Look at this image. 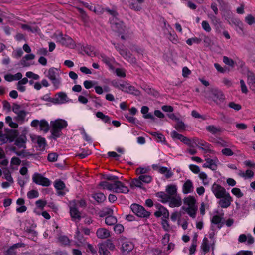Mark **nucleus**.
Here are the masks:
<instances>
[{"instance_id": "nucleus-1", "label": "nucleus", "mask_w": 255, "mask_h": 255, "mask_svg": "<svg viewBox=\"0 0 255 255\" xmlns=\"http://www.w3.org/2000/svg\"><path fill=\"white\" fill-rule=\"evenodd\" d=\"M111 85L116 88L129 94L138 96L140 92L137 89L126 81L121 80H113L111 82Z\"/></svg>"}, {"instance_id": "nucleus-2", "label": "nucleus", "mask_w": 255, "mask_h": 255, "mask_svg": "<svg viewBox=\"0 0 255 255\" xmlns=\"http://www.w3.org/2000/svg\"><path fill=\"white\" fill-rule=\"evenodd\" d=\"M50 124L51 126V134L55 138L60 136L61 130L68 125L67 121L61 119H58L51 121Z\"/></svg>"}, {"instance_id": "nucleus-3", "label": "nucleus", "mask_w": 255, "mask_h": 255, "mask_svg": "<svg viewBox=\"0 0 255 255\" xmlns=\"http://www.w3.org/2000/svg\"><path fill=\"white\" fill-rule=\"evenodd\" d=\"M18 132L16 130H12L8 135V138L10 142L13 141L15 138L14 144L19 148H26V142L27 138L24 134H21L18 136Z\"/></svg>"}, {"instance_id": "nucleus-4", "label": "nucleus", "mask_w": 255, "mask_h": 255, "mask_svg": "<svg viewBox=\"0 0 255 255\" xmlns=\"http://www.w3.org/2000/svg\"><path fill=\"white\" fill-rule=\"evenodd\" d=\"M118 240L119 242L121 244V251L124 255L128 254L134 248L133 243L124 236H121Z\"/></svg>"}, {"instance_id": "nucleus-5", "label": "nucleus", "mask_w": 255, "mask_h": 255, "mask_svg": "<svg viewBox=\"0 0 255 255\" xmlns=\"http://www.w3.org/2000/svg\"><path fill=\"white\" fill-rule=\"evenodd\" d=\"M131 209L137 216L142 218H148L151 213L145 209V208L137 204H132L131 205Z\"/></svg>"}, {"instance_id": "nucleus-6", "label": "nucleus", "mask_w": 255, "mask_h": 255, "mask_svg": "<svg viewBox=\"0 0 255 255\" xmlns=\"http://www.w3.org/2000/svg\"><path fill=\"white\" fill-rule=\"evenodd\" d=\"M54 104H62L70 101L66 93L60 92L55 95L52 99H50Z\"/></svg>"}, {"instance_id": "nucleus-7", "label": "nucleus", "mask_w": 255, "mask_h": 255, "mask_svg": "<svg viewBox=\"0 0 255 255\" xmlns=\"http://www.w3.org/2000/svg\"><path fill=\"white\" fill-rule=\"evenodd\" d=\"M32 181L36 184L45 187L49 186L51 184V181L49 179L38 173H35L33 175Z\"/></svg>"}, {"instance_id": "nucleus-8", "label": "nucleus", "mask_w": 255, "mask_h": 255, "mask_svg": "<svg viewBox=\"0 0 255 255\" xmlns=\"http://www.w3.org/2000/svg\"><path fill=\"white\" fill-rule=\"evenodd\" d=\"M32 141L37 144L36 147L37 150L43 151L45 149L46 141L45 138L38 135H33L31 136Z\"/></svg>"}, {"instance_id": "nucleus-9", "label": "nucleus", "mask_w": 255, "mask_h": 255, "mask_svg": "<svg viewBox=\"0 0 255 255\" xmlns=\"http://www.w3.org/2000/svg\"><path fill=\"white\" fill-rule=\"evenodd\" d=\"M194 141L196 146L203 150L204 153H212L213 152V150L211 148V145L206 141L198 138H195Z\"/></svg>"}, {"instance_id": "nucleus-10", "label": "nucleus", "mask_w": 255, "mask_h": 255, "mask_svg": "<svg viewBox=\"0 0 255 255\" xmlns=\"http://www.w3.org/2000/svg\"><path fill=\"white\" fill-rule=\"evenodd\" d=\"M211 190L217 199L221 198V197H223V195L227 192L224 187L216 183H214L212 185L211 187Z\"/></svg>"}, {"instance_id": "nucleus-11", "label": "nucleus", "mask_w": 255, "mask_h": 255, "mask_svg": "<svg viewBox=\"0 0 255 255\" xmlns=\"http://www.w3.org/2000/svg\"><path fill=\"white\" fill-rule=\"evenodd\" d=\"M219 199L220 200L218 202V203L222 208H227L231 205L233 201L232 197L228 192L223 195V197Z\"/></svg>"}, {"instance_id": "nucleus-12", "label": "nucleus", "mask_w": 255, "mask_h": 255, "mask_svg": "<svg viewBox=\"0 0 255 255\" xmlns=\"http://www.w3.org/2000/svg\"><path fill=\"white\" fill-rule=\"evenodd\" d=\"M113 192L118 193L126 194L129 192V189L122 182L117 180L115 182H114Z\"/></svg>"}, {"instance_id": "nucleus-13", "label": "nucleus", "mask_w": 255, "mask_h": 255, "mask_svg": "<svg viewBox=\"0 0 255 255\" xmlns=\"http://www.w3.org/2000/svg\"><path fill=\"white\" fill-rule=\"evenodd\" d=\"M57 40L62 45L67 47H72L74 46V42L72 39L68 36H63L62 34L57 37Z\"/></svg>"}, {"instance_id": "nucleus-14", "label": "nucleus", "mask_w": 255, "mask_h": 255, "mask_svg": "<svg viewBox=\"0 0 255 255\" xmlns=\"http://www.w3.org/2000/svg\"><path fill=\"white\" fill-rule=\"evenodd\" d=\"M212 93L213 101L218 104L222 103L225 99L224 95L220 90L218 89L213 90Z\"/></svg>"}, {"instance_id": "nucleus-15", "label": "nucleus", "mask_w": 255, "mask_h": 255, "mask_svg": "<svg viewBox=\"0 0 255 255\" xmlns=\"http://www.w3.org/2000/svg\"><path fill=\"white\" fill-rule=\"evenodd\" d=\"M206 163L203 165L204 168H208L213 171H215L217 168V163L219 161L217 158L211 159L207 158L205 159Z\"/></svg>"}, {"instance_id": "nucleus-16", "label": "nucleus", "mask_w": 255, "mask_h": 255, "mask_svg": "<svg viewBox=\"0 0 255 255\" xmlns=\"http://www.w3.org/2000/svg\"><path fill=\"white\" fill-rule=\"evenodd\" d=\"M158 210L154 213V215L157 217L163 216L165 219L168 218L169 217V212L168 210L164 206L160 204L156 205Z\"/></svg>"}, {"instance_id": "nucleus-17", "label": "nucleus", "mask_w": 255, "mask_h": 255, "mask_svg": "<svg viewBox=\"0 0 255 255\" xmlns=\"http://www.w3.org/2000/svg\"><path fill=\"white\" fill-rule=\"evenodd\" d=\"M20 27L22 29L31 33H35L40 31L39 27L34 22H30L27 24H21Z\"/></svg>"}, {"instance_id": "nucleus-18", "label": "nucleus", "mask_w": 255, "mask_h": 255, "mask_svg": "<svg viewBox=\"0 0 255 255\" xmlns=\"http://www.w3.org/2000/svg\"><path fill=\"white\" fill-rule=\"evenodd\" d=\"M70 213L73 221H79L81 219V214L76 208L75 204H71Z\"/></svg>"}, {"instance_id": "nucleus-19", "label": "nucleus", "mask_w": 255, "mask_h": 255, "mask_svg": "<svg viewBox=\"0 0 255 255\" xmlns=\"http://www.w3.org/2000/svg\"><path fill=\"white\" fill-rule=\"evenodd\" d=\"M24 247H25L24 243H18L15 244L5 251L3 255H16V252L15 251V249Z\"/></svg>"}, {"instance_id": "nucleus-20", "label": "nucleus", "mask_w": 255, "mask_h": 255, "mask_svg": "<svg viewBox=\"0 0 255 255\" xmlns=\"http://www.w3.org/2000/svg\"><path fill=\"white\" fill-rule=\"evenodd\" d=\"M248 84L250 88L255 94V74L251 72H249L247 74Z\"/></svg>"}, {"instance_id": "nucleus-21", "label": "nucleus", "mask_w": 255, "mask_h": 255, "mask_svg": "<svg viewBox=\"0 0 255 255\" xmlns=\"http://www.w3.org/2000/svg\"><path fill=\"white\" fill-rule=\"evenodd\" d=\"M194 187L192 182L190 180H187L183 185V193L187 194L193 191Z\"/></svg>"}, {"instance_id": "nucleus-22", "label": "nucleus", "mask_w": 255, "mask_h": 255, "mask_svg": "<svg viewBox=\"0 0 255 255\" xmlns=\"http://www.w3.org/2000/svg\"><path fill=\"white\" fill-rule=\"evenodd\" d=\"M182 204V200L181 197L179 195H176L171 197L169 205V206L173 208L175 207H179Z\"/></svg>"}, {"instance_id": "nucleus-23", "label": "nucleus", "mask_w": 255, "mask_h": 255, "mask_svg": "<svg viewBox=\"0 0 255 255\" xmlns=\"http://www.w3.org/2000/svg\"><path fill=\"white\" fill-rule=\"evenodd\" d=\"M111 27L112 29L119 33H121L123 30L124 27V23L123 22L119 20H113V22H111Z\"/></svg>"}, {"instance_id": "nucleus-24", "label": "nucleus", "mask_w": 255, "mask_h": 255, "mask_svg": "<svg viewBox=\"0 0 255 255\" xmlns=\"http://www.w3.org/2000/svg\"><path fill=\"white\" fill-rule=\"evenodd\" d=\"M119 53L122 57L129 62L134 63L136 61L135 58L133 57L131 54L126 49L123 48Z\"/></svg>"}, {"instance_id": "nucleus-25", "label": "nucleus", "mask_w": 255, "mask_h": 255, "mask_svg": "<svg viewBox=\"0 0 255 255\" xmlns=\"http://www.w3.org/2000/svg\"><path fill=\"white\" fill-rule=\"evenodd\" d=\"M96 235L99 239H106L110 235V232L105 228H99L97 230Z\"/></svg>"}, {"instance_id": "nucleus-26", "label": "nucleus", "mask_w": 255, "mask_h": 255, "mask_svg": "<svg viewBox=\"0 0 255 255\" xmlns=\"http://www.w3.org/2000/svg\"><path fill=\"white\" fill-rule=\"evenodd\" d=\"M223 217L219 215H214L211 219L212 224L217 225L219 229H221L223 226Z\"/></svg>"}, {"instance_id": "nucleus-27", "label": "nucleus", "mask_w": 255, "mask_h": 255, "mask_svg": "<svg viewBox=\"0 0 255 255\" xmlns=\"http://www.w3.org/2000/svg\"><path fill=\"white\" fill-rule=\"evenodd\" d=\"M99 58H100L102 61L105 63L107 65H108L110 68L112 69V62L114 61L113 58H110L107 57L106 55L103 53H101L99 55Z\"/></svg>"}, {"instance_id": "nucleus-28", "label": "nucleus", "mask_w": 255, "mask_h": 255, "mask_svg": "<svg viewBox=\"0 0 255 255\" xmlns=\"http://www.w3.org/2000/svg\"><path fill=\"white\" fill-rule=\"evenodd\" d=\"M166 191L170 197L177 195V187L174 185H168L166 188Z\"/></svg>"}, {"instance_id": "nucleus-29", "label": "nucleus", "mask_w": 255, "mask_h": 255, "mask_svg": "<svg viewBox=\"0 0 255 255\" xmlns=\"http://www.w3.org/2000/svg\"><path fill=\"white\" fill-rule=\"evenodd\" d=\"M4 174L3 178L5 179L7 181L11 183H13L14 182V180L13 178L11 175V172L8 168L5 167L3 168V172Z\"/></svg>"}, {"instance_id": "nucleus-30", "label": "nucleus", "mask_w": 255, "mask_h": 255, "mask_svg": "<svg viewBox=\"0 0 255 255\" xmlns=\"http://www.w3.org/2000/svg\"><path fill=\"white\" fill-rule=\"evenodd\" d=\"M98 247V253L100 255H110V252L107 250L104 244H99Z\"/></svg>"}, {"instance_id": "nucleus-31", "label": "nucleus", "mask_w": 255, "mask_h": 255, "mask_svg": "<svg viewBox=\"0 0 255 255\" xmlns=\"http://www.w3.org/2000/svg\"><path fill=\"white\" fill-rule=\"evenodd\" d=\"M92 197L99 203L103 202L106 199L105 195L101 192L92 194Z\"/></svg>"}, {"instance_id": "nucleus-32", "label": "nucleus", "mask_w": 255, "mask_h": 255, "mask_svg": "<svg viewBox=\"0 0 255 255\" xmlns=\"http://www.w3.org/2000/svg\"><path fill=\"white\" fill-rule=\"evenodd\" d=\"M39 128L41 131L46 133L49 129V125L48 122L44 119L40 121Z\"/></svg>"}, {"instance_id": "nucleus-33", "label": "nucleus", "mask_w": 255, "mask_h": 255, "mask_svg": "<svg viewBox=\"0 0 255 255\" xmlns=\"http://www.w3.org/2000/svg\"><path fill=\"white\" fill-rule=\"evenodd\" d=\"M157 196L161 199V202L163 203H166L167 202H169L171 197L168 194H166L163 192H158L157 194Z\"/></svg>"}, {"instance_id": "nucleus-34", "label": "nucleus", "mask_w": 255, "mask_h": 255, "mask_svg": "<svg viewBox=\"0 0 255 255\" xmlns=\"http://www.w3.org/2000/svg\"><path fill=\"white\" fill-rule=\"evenodd\" d=\"M105 223L109 226L115 225L117 222V219L115 216L109 215L105 218Z\"/></svg>"}, {"instance_id": "nucleus-35", "label": "nucleus", "mask_w": 255, "mask_h": 255, "mask_svg": "<svg viewBox=\"0 0 255 255\" xmlns=\"http://www.w3.org/2000/svg\"><path fill=\"white\" fill-rule=\"evenodd\" d=\"M151 134L156 137V140L158 142H161L166 144V139L164 136L161 133L158 132H152Z\"/></svg>"}, {"instance_id": "nucleus-36", "label": "nucleus", "mask_w": 255, "mask_h": 255, "mask_svg": "<svg viewBox=\"0 0 255 255\" xmlns=\"http://www.w3.org/2000/svg\"><path fill=\"white\" fill-rule=\"evenodd\" d=\"M206 130L213 134H215L221 131L219 127H217L214 125H209L206 127Z\"/></svg>"}, {"instance_id": "nucleus-37", "label": "nucleus", "mask_w": 255, "mask_h": 255, "mask_svg": "<svg viewBox=\"0 0 255 255\" xmlns=\"http://www.w3.org/2000/svg\"><path fill=\"white\" fill-rule=\"evenodd\" d=\"M46 76L50 80L59 76V75L56 72V69L54 68H51L48 71Z\"/></svg>"}, {"instance_id": "nucleus-38", "label": "nucleus", "mask_w": 255, "mask_h": 255, "mask_svg": "<svg viewBox=\"0 0 255 255\" xmlns=\"http://www.w3.org/2000/svg\"><path fill=\"white\" fill-rule=\"evenodd\" d=\"M50 81H51L54 89H58L60 88L62 85V80L60 76L57 77Z\"/></svg>"}, {"instance_id": "nucleus-39", "label": "nucleus", "mask_w": 255, "mask_h": 255, "mask_svg": "<svg viewBox=\"0 0 255 255\" xmlns=\"http://www.w3.org/2000/svg\"><path fill=\"white\" fill-rule=\"evenodd\" d=\"M196 200L193 197L189 196L185 198L184 200V204L188 205V207H193L195 206Z\"/></svg>"}, {"instance_id": "nucleus-40", "label": "nucleus", "mask_w": 255, "mask_h": 255, "mask_svg": "<svg viewBox=\"0 0 255 255\" xmlns=\"http://www.w3.org/2000/svg\"><path fill=\"white\" fill-rule=\"evenodd\" d=\"M182 208L185 210L190 217L195 218L196 216V210L195 207H182Z\"/></svg>"}, {"instance_id": "nucleus-41", "label": "nucleus", "mask_w": 255, "mask_h": 255, "mask_svg": "<svg viewBox=\"0 0 255 255\" xmlns=\"http://www.w3.org/2000/svg\"><path fill=\"white\" fill-rule=\"evenodd\" d=\"M129 6L130 9L136 11H139L142 9L141 5L135 0L130 3Z\"/></svg>"}, {"instance_id": "nucleus-42", "label": "nucleus", "mask_w": 255, "mask_h": 255, "mask_svg": "<svg viewBox=\"0 0 255 255\" xmlns=\"http://www.w3.org/2000/svg\"><path fill=\"white\" fill-rule=\"evenodd\" d=\"M96 116L97 118L103 120L105 123H110V117L107 115H104L102 112H97L96 113Z\"/></svg>"}, {"instance_id": "nucleus-43", "label": "nucleus", "mask_w": 255, "mask_h": 255, "mask_svg": "<svg viewBox=\"0 0 255 255\" xmlns=\"http://www.w3.org/2000/svg\"><path fill=\"white\" fill-rule=\"evenodd\" d=\"M239 175L245 178H251L254 176V173L251 170H247L245 173L241 171L239 173Z\"/></svg>"}, {"instance_id": "nucleus-44", "label": "nucleus", "mask_w": 255, "mask_h": 255, "mask_svg": "<svg viewBox=\"0 0 255 255\" xmlns=\"http://www.w3.org/2000/svg\"><path fill=\"white\" fill-rule=\"evenodd\" d=\"M131 187H138L140 188H143V183L142 180H140L139 177L138 178L134 179L131 183Z\"/></svg>"}, {"instance_id": "nucleus-45", "label": "nucleus", "mask_w": 255, "mask_h": 255, "mask_svg": "<svg viewBox=\"0 0 255 255\" xmlns=\"http://www.w3.org/2000/svg\"><path fill=\"white\" fill-rule=\"evenodd\" d=\"M101 216H106L108 215H112V214H113V210L112 208L110 207H104L101 210Z\"/></svg>"}, {"instance_id": "nucleus-46", "label": "nucleus", "mask_w": 255, "mask_h": 255, "mask_svg": "<svg viewBox=\"0 0 255 255\" xmlns=\"http://www.w3.org/2000/svg\"><path fill=\"white\" fill-rule=\"evenodd\" d=\"M201 247L204 252L207 253L209 251L210 246L208 244V240L206 237L203 239Z\"/></svg>"}, {"instance_id": "nucleus-47", "label": "nucleus", "mask_w": 255, "mask_h": 255, "mask_svg": "<svg viewBox=\"0 0 255 255\" xmlns=\"http://www.w3.org/2000/svg\"><path fill=\"white\" fill-rule=\"evenodd\" d=\"M140 180H142V182L145 183H149L152 181V178L150 175H140L139 176Z\"/></svg>"}, {"instance_id": "nucleus-48", "label": "nucleus", "mask_w": 255, "mask_h": 255, "mask_svg": "<svg viewBox=\"0 0 255 255\" xmlns=\"http://www.w3.org/2000/svg\"><path fill=\"white\" fill-rule=\"evenodd\" d=\"M217 15H213L212 14H209L208 15V18L211 20L212 24L213 25H218L219 23L221 22L220 19L216 17Z\"/></svg>"}, {"instance_id": "nucleus-49", "label": "nucleus", "mask_w": 255, "mask_h": 255, "mask_svg": "<svg viewBox=\"0 0 255 255\" xmlns=\"http://www.w3.org/2000/svg\"><path fill=\"white\" fill-rule=\"evenodd\" d=\"M58 241L62 245H67L70 243L69 238L65 235L60 236L58 238Z\"/></svg>"}, {"instance_id": "nucleus-50", "label": "nucleus", "mask_w": 255, "mask_h": 255, "mask_svg": "<svg viewBox=\"0 0 255 255\" xmlns=\"http://www.w3.org/2000/svg\"><path fill=\"white\" fill-rule=\"evenodd\" d=\"M26 114L27 113L24 110H22L21 111L17 113V120L19 122H23L24 121Z\"/></svg>"}, {"instance_id": "nucleus-51", "label": "nucleus", "mask_w": 255, "mask_h": 255, "mask_svg": "<svg viewBox=\"0 0 255 255\" xmlns=\"http://www.w3.org/2000/svg\"><path fill=\"white\" fill-rule=\"evenodd\" d=\"M54 187L57 190H60L63 189L65 186L64 183L62 181L59 180L55 181Z\"/></svg>"}, {"instance_id": "nucleus-52", "label": "nucleus", "mask_w": 255, "mask_h": 255, "mask_svg": "<svg viewBox=\"0 0 255 255\" xmlns=\"http://www.w3.org/2000/svg\"><path fill=\"white\" fill-rule=\"evenodd\" d=\"M75 238L80 243H83L85 241V239L81 234L78 228L76 230Z\"/></svg>"}, {"instance_id": "nucleus-53", "label": "nucleus", "mask_w": 255, "mask_h": 255, "mask_svg": "<svg viewBox=\"0 0 255 255\" xmlns=\"http://www.w3.org/2000/svg\"><path fill=\"white\" fill-rule=\"evenodd\" d=\"M231 192L238 198L242 197L244 195L241 190L238 188H233L231 190Z\"/></svg>"}, {"instance_id": "nucleus-54", "label": "nucleus", "mask_w": 255, "mask_h": 255, "mask_svg": "<svg viewBox=\"0 0 255 255\" xmlns=\"http://www.w3.org/2000/svg\"><path fill=\"white\" fill-rule=\"evenodd\" d=\"M27 196L29 199L35 198L38 197L39 193L37 190H32L27 192Z\"/></svg>"}, {"instance_id": "nucleus-55", "label": "nucleus", "mask_w": 255, "mask_h": 255, "mask_svg": "<svg viewBox=\"0 0 255 255\" xmlns=\"http://www.w3.org/2000/svg\"><path fill=\"white\" fill-rule=\"evenodd\" d=\"M6 122L9 125L10 127L13 128H16L18 127V124L13 122L12 118L10 116H7L5 118Z\"/></svg>"}, {"instance_id": "nucleus-56", "label": "nucleus", "mask_w": 255, "mask_h": 255, "mask_svg": "<svg viewBox=\"0 0 255 255\" xmlns=\"http://www.w3.org/2000/svg\"><path fill=\"white\" fill-rule=\"evenodd\" d=\"M199 177L202 180L203 183L204 185H206L208 184V181L207 178V175L206 174L203 172L199 173Z\"/></svg>"}, {"instance_id": "nucleus-57", "label": "nucleus", "mask_w": 255, "mask_h": 255, "mask_svg": "<svg viewBox=\"0 0 255 255\" xmlns=\"http://www.w3.org/2000/svg\"><path fill=\"white\" fill-rule=\"evenodd\" d=\"M245 21L249 25H252L253 24L255 23V17L251 14H248L245 17Z\"/></svg>"}, {"instance_id": "nucleus-58", "label": "nucleus", "mask_w": 255, "mask_h": 255, "mask_svg": "<svg viewBox=\"0 0 255 255\" xmlns=\"http://www.w3.org/2000/svg\"><path fill=\"white\" fill-rule=\"evenodd\" d=\"M228 106L236 111L240 110L242 108V106L240 104H236L233 102H230L228 104Z\"/></svg>"}, {"instance_id": "nucleus-59", "label": "nucleus", "mask_w": 255, "mask_h": 255, "mask_svg": "<svg viewBox=\"0 0 255 255\" xmlns=\"http://www.w3.org/2000/svg\"><path fill=\"white\" fill-rule=\"evenodd\" d=\"M201 40L198 38L194 37L189 38L187 40L186 43L189 45H192L193 43L199 44L201 42Z\"/></svg>"}, {"instance_id": "nucleus-60", "label": "nucleus", "mask_w": 255, "mask_h": 255, "mask_svg": "<svg viewBox=\"0 0 255 255\" xmlns=\"http://www.w3.org/2000/svg\"><path fill=\"white\" fill-rule=\"evenodd\" d=\"M171 136L174 140H179L181 141L183 137V135L177 133L176 131H173L171 133Z\"/></svg>"}, {"instance_id": "nucleus-61", "label": "nucleus", "mask_w": 255, "mask_h": 255, "mask_svg": "<svg viewBox=\"0 0 255 255\" xmlns=\"http://www.w3.org/2000/svg\"><path fill=\"white\" fill-rule=\"evenodd\" d=\"M16 154L18 156H21L23 157H27L28 156H32V154L29 152H26L25 150H22L20 151H15Z\"/></svg>"}, {"instance_id": "nucleus-62", "label": "nucleus", "mask_w": 255, "mask_h": 255, "mask_svg": "<svg viewBox=\"0 0 255 255\" xmlns=\"http://www.w3.org/2000/svg\"><path fill=\"white\" fill-rule=\"evenodd\" d=\"M149 170V168L140 167L136 169V172L138 174L145 175V174L148 173Z\"/></svg>"}, {"instance_id": "nucleus-63", "label": "nucleus", "mask_w": 255, "mask_h": 255, "mask_svg": "<svg viewBox=\"0 0 255 255\" xmlns=\"http://www.w3.org/2000/svg\"><path fill=\"white\" fill-rule=\"evenodd\" d=\"M174 128L178 130H184L185 128L184 123L182 121L177 120V123L175 125Z\"/></svg>"}, {"instance_id": "nucleus-64", "label": "nucleus", "mask_w": 255, "mask_h": 255, "mask_svg": "<svg viewBox=\"0 0 255 255\" xmlns=\"http://www.w3.org/2000/svg\"><path fill=\"white\" fill-rule=\"evenodd\" d=\"M124 227L122 224H118L115 225L114 230L117 234H120L124 231Z\"/></svg>"}]
</instances>
